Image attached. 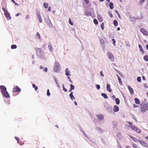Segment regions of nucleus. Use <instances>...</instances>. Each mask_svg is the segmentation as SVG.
I'll use <instances>...</instances> for the list:
<instances>
[{
  "label": "nucleus",
  "mask_w": 148,
  "mask_h": 148,
  "mask_svg": "<svg viewBox=\"0 0 148 148\" xmlns=\"http://www.w3.org/2000/svg\"><path fill=\"white\" fill-rule=\"evenodd\" d=\"M140 112L144 113L148 110V104L144 103L140 107Z\"/></svg>",
  "instance_id": "obj_2"
},
{
  "label": "nucleus",
  "mask_w": 148,
  "mask_h": 148,
  "mask_svg": "<svg viewBox=\"0 0 148 148\" xmlns=\"http://www.w3.org/2000/svg\"><path fill=\"white\" fill-rule=\"evenodd\" d=\"M138 133H140L141 132V130H140V129H139L137 127L136 128V130H135Z\"/></svg>",
  "instance_id": "obj_42"
},
{
  "label": "nucleus",
  "mask_w": 148,
  "mask_h": 148,
  "mask_svg": "<svg viewBox=\"0 0 148 148\" xmlns=\"http://www.w3.org/2000/svg\"><path fill=\"white\" fill-rule=\"evenodd\" d=\"M40 69L41 70H43V71L46 72H47V67L45 68L44 69V67L42 66H40Z\"/></svg>",
  "instance_id": "obj_22"
},
{
  "label": "nucleus",
  "mask_w": 148,
  "mask_h": 148,
  "mask_svg": "<svg viewBox=\"0 0 148 148\" xmlns=\"http://www.w3.org/2000/svg\"><path fill=\"white\" fill-rule=\"evenodd\" d=\"M135 103L137 104H139L140 103V102L139 100L136 98L134 99Z\"/></svg>",
  "instance_id": "obj_23"
},
{
  "label": "nucleus",
  "mask_w": 148,
  "mask_h": 148,
  "mask_svg": "<svg viewBox=\"0 0 148 148\" xmlns=\"http://www.w3.org/2000/svg\"><path fill=\"white\" fill-rule=\"evenodd\" d=\"M70 88L72 90H74V89L75 86L72 84H71L70 85Z\"/></svg>",
  "instance_id": "obj_45"
},
{
  "label": "nucleus",
  "mask_w": 148,
  "mask_h": 148,
  "mask_svg": "<svg viewBox=\"0 0 148 148\" xmlns=\"http://www.w3.org/2000/svg\"><path fill=\"white\" fill-rule=\"evenodd\" d=\"M53 79L55 81V82L56 84L58 86L59 88H60V86L59 85V83L58 82V79H57V78L56 77H53Z\"/></svg>",
  "instance_id": "obj_17"
},
{
  "label": "nucleus",
  "mask_w": 148,
  "mask_h": 148,
  "mask_svg": "<svg viewBox=\"0 0 148 148\" xmlns=\"http://www.w3.org/2000/svg\"><path fill=\"white\" fill-rule=\"evenodd\" d=\"M44 6L45 8H47L48 6V4L47 3H44Z\"/></svg>",
  "instance_id": "obj_37"
},
{
  "label": "nucleus",
  "mask_w": 148,
  "mask_h": 148,
  "mask_svg": "<svg viewBox=\"0 0 148 148\" xmlns=\"http://www.w3.org/2000/svg\"><path fill=\"white\" fill-rule=\"evenodd\" d=\"M0 88L3 95L5 97L8 98L10 97L9 95L6 90V88L4 86H0Z\"/></svg>",
  "instance_id": "obj_1"
},
{
  "label": "nucleus",
  "mask_w": 148,
  "mask_h": 148,
  "mask_svg": "<svg viewBox=\"0 0 148 148\" xmlns=\"http://www.w3.org/2000/svg\"><path fill=\"white\" fill-rule=\"evenodd\" d=\"M63 87V89L64 90L65 92H66L67 91V90L64 87Z\"/></svg>",
  "instance_id": "obj_57"
},
{
  "label": "nucleus",
  "mask_w": 148,
  "mask_h": 148,
  "mask_svg": "<svg viewBox=\"0 0 148 148\" xmlns=\"http://www.w3.org/2000/svg\"><path fill=\"white\" fill-rule=\"evenodd\" d=\"M65 74L67 75V76H69H69H70L71 75H70V71H69V69L68 68H66V69H65Z\"/></svg>",
  "instance_id": "obj_16"
},
{
  "label": "nucleus",
  "mask_w": 148,
  "mask_h": 148,
  "mask_svg": "<svg viewBox=\"0 0 148 148\" xmlns=\"http://www.w3.org/2000/svg\"><path fill=\"white\" fill-rule=\"evenodd\" d=\"M101 27L102 30H103L104 29V23H103L101 25Z\"/></svg>",
  "instance_id": "obj_39"
},
{
  "label": "nucleus",
  "mask_w": 148,
  "mask_h": 148,
  "mask_svg": "<svg viewBox=\"0 0 148 148\" xmlns=\"http://www.w3.org/2000/svg\"><path fill=\"white\" fill-rule=\"evenodd\" d=\"M125 148H131V147L130 146L127 145L126 146Z\"/></svg>",
  "instance_id": "obj_64"
},
{
  "label": "nucleus",
  "mask_w": 148,
  "mask_h": 148,
  "mask_svg": "<svg viewBox=\"0 0 148 148\" xmlns=\"http://www.w3.org/2000/svg\"><path fill=\"white\" fill-rule=\"evenodd\" d=\"M116 136H117V137L118 138L120 139V138H121V135L120 134H117Z\"/></svg>",
  "instance_id": "obj_44"
},
{
  "label": "nucleus",
  "mask_w": 148,
  "mask_h": 148,
  "mask_svg": "<svg viewBox=\"0 0 148 148\" xmlns=\"http://www.w3.org/2000/svg\"><path fill=\"white\" fill-rule=\"evenodd\" d=\"M144 60L146 61L147 62L148 61V56L147 55L145 56L144 57Z\"/></svg>",
  "instance_id": "obj_33"
},
{
  "label": "nucleus",
  "mask_w": 148,
  "mask_h": 148,
  "mask_svg": "<svg viewBox=\"0 0 148 148\" xmlns=\"http://www.w3.org/2000/svg\"><path fill=\"white\" fill-rule=\"evenodd\" d=\"M100 74L102 76V77H104V74H103V72H102V71H101L100 72Z\"/></svg>",
  "instance_id": "obj_53"
},
{
  "label": "nucleus",
  "mask_w": 148,
  "mask_h": 148,
  "mask_svg": "<svg viewBox=\"0 0 148 148\" xmlns=\"http://www.w3.org/2000/svg\"><path fill=\"white\" fill-rule=\"evenodd\" d=\"M115 101L117 105H119L120 103V100L118 98H116L115 99Z\"/></svg>",
  "instance_id": "obj_30"
},
{
  "label": "nucleus",
  "mask_w": 148,
  "mask_h": 148,
  "mask_svg": "<svg viewBox=\"0 0 148 148\" xmlns=\"http://www.w3.org/2000/svg\"><path fill=\"white\" fill-rule=\"evenodd\" d=\"M118 79V81H119V82L120 84L121 85H122L123 83H122V81L121 78L119 77V78Z\"/></svg>",
  "instance_id": "obj_40"
},
{
  "label": "nucleus",
  "mask_w": 148,
  "mask_h": 148,
  "mask_svg": "<svg viewBox=\"0 0 148 148\" xmlns=\"http://www.w3.org/2000/svg\"><path fill=\"white\" fill-rule=\"evenodd\" d=\"M138 46L140 51L141 52L142 54H144V52L141 46L140 45H138Z\"/></svg>",
  "instance_id": "obj_18"
},
{
  "label": "nucleus",
  "mask_w": 148,
  "mask_h": 148,
  "mask_svg": "<svg viewBox=\"0 0 148 148\" xmlns=\"http://www.w3.org/2000/svg\"><path fill=\"white\" fill-rule=\"evenodd\" d=\"M93 3V4L95 5V6H97V4L95 2V1H93V2H92Z\"/></svg>",
  "instance_id": "obj_61"
},
{
  "label": "nucleus",
  "mask_w": 148,
  "mask_h": 148,
  "mask_svg": "<svg viewBox=\"0 0 148 148\" xmlns=\"http://www.w3.org/2000/svg\"><path fill=\"white\" fill-rule=\"evenodd\" d=\"M107 55L109 59L112 61H114V56L112 53L110 52H108L107 53Z\"/></svg>",
  "instance_id": "obj_7"
},
{
  "label": "nucleus",
  "mask_w": 148,
  "mask_h": 148,
  "mask_svg": "<svg viewBox=\"0 0 148 148\" xmlns=\"http://www.w3.org/2000/svg\"><path fill=\"white\" fill-rule=\"evenodd\" d=\"M112 41L113 42V44L114 45H115L116 42V41L114 39H112Z\"/></svg>",
  "instance_id": "obj_52"
},
{
  "label": "nucleus",
  "mask_w": 148,
  "mask_h": 148,
  "mask_svg": "<svg viewBox=\"0 0 148 148\" xmlns=\"http://www.w3.org/2000/svg\"><path fill=\"white\" fill-rule=\"evenodd\" d=\"M130 127H131L132 129L133 130H135V131L136 130V129L137 128V127H136L135 126H134V125H133V126L131 125Z\"/></svg>",
  "instance_id": "obj_36"
},
{
  "label": "nucleus",
  "mask_w": 148,
  "mask_h": 148,
  "mask_svg": "<svg viewBox=\"0 0 148 148\" xmlns=\"http://www.w3.org/2000/svg\"><path fill=\"white\" fill-rule=\"evenodd\" d=\"M112 98L113 99V100H114V99H115V96L114 95H112L111 96Z\"/></svg>",
  "instance_id": "obj_55"
},
{
  "label": "nucleus",
  "mask_w": 148,
  "mask_h": 148,
  "mask_svg": "<svg viewBox=\"0 0 148 148\" xmlns=\"http://www.w3.org/2000/svg\"><path fill=\"white\" fill-rule=\"evenodd\" d=\"M11 0L12 1V2H13L14 3V4L15 5H18L17 3L15 2V1L14 0Z\"/></svg>",
  "instance_id": "obj_56"
},
{
  "label": "nucleus",
  "mask_w": 148,
  "mask_h": 148,
  "mask_svg": "<svg viewBox=\"0 0 148 148\" xmlns=\"http://www.w3.org/2000/svg\"><path fill=\"white\" fill-rule=\"evenodd\" d=\"M32 86H33V87L34 88L35 90H37L38 88L37 86H36L34 84H32Z\"/></svg>",
  "instance_id": "obj_38"
},
{
  "label": "nucleus",
  "mask_w": 148,
  "mask_h": 148,
  "mask_svg": "<svg viewBox=\"0 0 148 148\" xmlns=\"http://www.w3.org/2000/svg\"><path fill=\"white\" fill-rule=\"evenodd\" d=\"M132 118L134 119V120L135 121H137V119H136V117L134 116V115H133L132 116Z\"/></svg>",
  "instance_id": "obj_50"
},
{
  "label": "nucleus",
  "mask_w": 148,
  "mask_h": 148,
  "mask_svg": "<svg viewBox=\"0 0 148 148\" xmlns=\"http://www.w3.org/2000/svg\"><path fill=\"white\" fill-rule=\"evenodd\" d=\"M82 132L83 133V134H84V135L87 138H88V137L87 136V135L86 134V133L84 131H82Z\"/></svg>",
  "instance_id": "obj_54"
},
{
  "label": "nucleus",
  "mask_w": 148,
  "mask_h": 148,
  "mask_svg": "<svg viewBox=\"0 0 148 148\" xmlns=\"http://www.w3.org/2000/svg\"><path fill=\"white\" fill-rule=\"evenodd\" d=\"M51 7H49L48 9V10L49 11H51Z\"/></svg>",
  "instance_id": "obj_63"
},
{
  "label": "nucleus",
  "mask_w": 148,
  "mask_h": 148,
  "mask_svg": "<svg viewBox=\"0 0 148 148\" xmlns=\"http://www.w3.org/2000/svg\"><path fill=\"white\" fill-rule=\"evenodd\" d=\"M128 88L131 94H133L134 91L132 88L130 86H128Z\"/></svg>",
  "instance_id": "obj_21"
},
{
  "label": "nucleus",
  "mask_w": 148,
  "mask_h": 148,
  "mask_svg": "<svg viewBox=\"0 0 148 148\" xmlns=\"http://www.w3.org/2000/svg\"><path fill=\"white\" fill-rule=\"evenodd\" d=\"M60 65L59 63L56 62L54 67V70L55 72H57L60 70Z\"/></svg>",
  "instance_id": "obj_6"
},
{
  "label": "nucleus",
  "mask_w": 148,
  "mask_h": 148,
  "mask_svg": "<svg viewBox=\"0 0 148 148\" xmlns=\"http://www.w3.org/2000/svg\"><path fill=\"white\" fill-rule=\"evenodd\" d=\"M100 44L101 45L103 46L104 44V41L103 39L100 40Z\"/></svg>",
  "instance_id": "obj_32"
},
{
  "label": "nucleus",
  "mask_w": 148,
  "mask_h": 148,
  "mask_svg": "<svg viewBox=\"0 0 148 148\" xmlns=\"http://www.w3.org/2000/svg\"><path fill=\"white\" fill-rule=\"evenodd\" d=\"M139 142L140 143L141 145H143V146L146 147H148V145L145 142L140 140H139Z\"/></svg>",
  "instance_id": "obj_11"
},
{
  "label": "nucleus",
  "mask_w": 148,
  "mask_h": 148,
  "mask_svg": "<svg viewBox=\"0 0 148 148\" xmlns=\"http://www.w3.org/2000/svg\"><path fill=\"white\" fill-rule=\"evenodd\" d=\"M69 23L71 25H73V22L72 21L71 18H69Z\"/></svg>",
  "instance_id": "obj_35"
},
{
  "label": "nucleus",
  "mask_w": 148,
  "mask_h": 148,
  "mask_svg": "<svg viewBox=\"0 0 148 148\" xmlns=\"http://www.w3.org/2000/svg\"><path fill=\"white\" fill-rule=\"evenodd\" d=\"M36 38L37 39H40V35L39 33L38 32H37L36 34Z\"/></svg>",
  "instance_id": "obj_34"
},
{
  "label": "nucleus",
  "mask_w": 148,
  "mask_h": 148,
  "mask_svg": "<svg viewBox=\"0 0 148 148\" xmlns=\"http://www.w3.org/2000/svg\"><path fill=\"white\" fill-rule=\"evenodd\" d=\"M106 88L108 92H111L112 91V90L110 88V85L109 84H107Z\"/></svg>",
  "instance_id": "obj_13"
},
{
  "label": "nucleus",
  "mask_w": 148,
  "mask_h": 148,
  "mask_svg": "<svg viewBox=\"0 0 148 148\" xmlns=\"http://www.w3.org/2000/svg\"><path fill=\"white\" fill-rule=\"evenodd\" d=\"M47 95L48 96H50V93L49 92V90L48 89L47 90Z\"/></svg>",
  "instance_id": "obj_49"
},
{
  "label": "nucleus",
  "mask_w": 148,
  "mask_h": 148,
  "mask_svg": "<svg viewBox=\"0 0 148 148\" xmlns=\"http://www.w3.org/2000/svg\"><path fill=\"white\" fill-rule=\"evenodd\" d=\"M109 7L111 9H112L114 8L113 4L112 2H111L109 4Z\"/></svg>",
  "instance_id": "obj_28"
},
{
  "label": "nucleus",
  "mask_w": 148,
  "mask_h": 148,
  "mask_svg": "<svg viewBox=\"0 0 148 148\" xmlns=\"http://www.w3.org/2000/svg\"><path fill=\"white\" fill-rule=\"evenodd\" d=\"M114 24L115 26H117L118 25V22L117 21L115 20L114 21Z\"/></svg>",
  "instance_id": "obj_31"
},
{
  "label": "nucleus",
  "mask_w": 148,
  "mask_h": 148,
  "mask_svg": "<svg viewBox=\"0 0 148 148\" xmlns=\"http://www.w3.org/2000/svg\"><path fill=\"white\" fill-rule=\"evenodd\" d=\"M2 9L4 12V14L8 20H10L11 18L10 14L8 12V11L5 10L4 8H2Z\"/></svg>",
  "instance_id": "obj_5"
},
{
  "label": "nucleus",
  "mask_w": 148,
  "mask_h": 148,
  "mask_svg": "<svg viewBox=\"0 0 148 148\" xmlns=\"http://www.w3.org/2000/svg\"><path fill=\"white\" fill-rule=\"evenodd\" d=\"M108 13L109 14L111 18H112L113 17V15H112V14L111 13V12L109 11L108 12Z\"/></svg>",
  "instance_id": "obj_46"
},
{
  "label": "nucleus",
  "mask_w": 148,
  "mask_h": 148,
  "mask_svg": "<svg viewBox=\"0 0 148 148\" xmlns=\"http://www.w3.org/2000/svg\"><path fill=\"white\" fill-rule=\"evenodd\" d=\"M48 47L50 51L52 52L53 51L52 45L50 44H49L48 46Z\"/></svg>",
  "instance_id": "obj_26"
},
{
  "label": "nucleus",
  "mask_w": 148,
  "mask_h": 148,
  "mask_svg": "<svg viewBox=\"0 0 148 148\" xmlns=\"http://www.w3.org/2000/svg\"><path fill=\"white\" fill-rule=\"evenodd\" d=\"M97 131L99 133H101L103 132V130L99 127H97L96 128Z\"/></svg>",
  "instance_id": "obj_19"
},
{
  "label": "nucleus",
  "mask_w": 148,
  "mask_h": 148,
  "mask_svg": "<svg viewBox=\"0 0 148 148\" xmlns=\"http://www.w3.org/2000/svg\"><path fill=\"white\" fill-rule=\"evenodd\" d=\"M133 106H134V107L135 108H137L138 107V106L136 105L135 104H134Z\"/></svg>",
  "instance_id": "obj_58"
},
{
  "label": "nucleus",
  "mask_w": 148,
  "mask_h": 148,
  "mask_svg": "<svg viewBox=\"0 0 148 148\" xmlns=\"http://www.w3.org/2000/svg\"><path fill=\"white\" fill-rule=\"evenodd\" d=\"M137 80L139 82H140V81L141 80V79L140 77H138L137 78Z\"/></svg>",
  "instance_id": "obj_48"
},
{
  "label": "nucleus",
  "mask_w": 148,
  "mask_h": 148,
  "mask_svg": "<svg viewBox=\"0 0 148 148\" xmlns=\"http://www.w3.org/2000/svg\"><path fill=\"white\" fill-rule=\"evenodd\" d=\"M86 15L87 16H90L91 15V13L90 11H86Z\"/></svg>",
  "instance_id": "obj_27"
},
{
  "label": "nucleus",
  "mask_w": 148,
  "mask_h": 148,
  "mask_svg": "<svg viewBox=\"0 0 148 148\" xmlns=\"http://www.w3.org/2000/svg\"><path fill=\"white\" fill-rule=\"evenodd\" d=\"M140 31L145 36L148 35V32L145 29L143 28L141 29Z\"/></svg>",
  "instance_id": "obj_8"
},
{
  "label": "nucleus",
  "mask_w": 148,
  "mask_h": 148,
  "mask_svg": "<svg viewBox=\"0 0 148 148\" xmlns=\"http://www.w3.org/2000/svg\"><path fill=\"white\" fill-rule=\"evenodd\" d=\"M129 136L131 139H132L135 142H136L137 141L139 142V140H140L136 138H134L130 135H129Z\"/></svg>",
  "instance_id": "obj_12"
},
{
  "label": "nucleus",
  "mask_w": 148,
  "mask_h": 148,
  "mask_svg": "<svg viewBox=\"0 0 148 148\" xmlns=\"http://www.w3.org/2000/svg\"><path fill=\"white\" fill-rule=\"evenodd\" d=\"M96 86L98 90H99L100 89V87L99 85L98 84H96Z\"/></svg>",
  "instance_id": "obj_47"
},
{
  "label": "nucleus",
  "mask_w": 148,
  "mask_h": 148,
  "mask_svg": "<svg viewBox=\"0 0 148 148\" xmlns=\"http://www.w3.org/2000/svg\"><path fill=\"white\" fill-rule=\"evenodd\" d=\"M69 96L72 100H73L75 99V97L73 96V92H71L69 95Z\"/></svg>",
  "instance_id": "obj_20"
},
{
  "label": "nucleus",
  "mask_w": 148,
  "mask_h": 148,
  "mask_svg": "<svg viewBox=\"0 0 148 148\" xmlns=\"http://www.w3.org/2000/svg\"><path fill=\"white\" fill-rule=\"evenodd\" d=\"M36 16L37 17L40 23L42 22V19L41 18L40 14V12L38 11H37Z\"/></svg>",
  "instance_id": "obj_9"
},
{
  "label": "nucleus",
  "mask_w": 148,
  "mask_h": 148,
  "mask_svg": "<svg viewBox=\"0 0 148 148\" xmlns=\"http://www.w3.org/2000/svg\"><path fill=\"white\" fill-rule=\"evenodd\" d=\"M21 90L20 88L17 86L13 88V92H20Z\"/></svg>",
  "instance_id": "obj_10"
},
{
  "label": "nucleus",
  "mask_w": 148,
  "mask_h": 148,
  "mask_svg": "<svg viewBox=\"0 0 148 148\" xmlns=\"http://www.w3.org/2000/svg\"><path fill=\"white\" fill-rule=\"evenodd\" d=\"M36 52L37 55L42 58H44V52L40 48H38L36 49Z\"/></svg>",
  "instance_id": "obj_3"
},
{
  "label": "nucleus",
  "mask_w": 148,
  "mask_h": 148,
  "mask_svg": "<svg viewBox=\"0 0 148 148\" xmlns=\"http://www.w3.org/2000/svg\"><path fill=\"white\" fill-rule=\"evenodd\" d=\"M104 107L107 112L111 114L113 113L112 108L108 103H105Z\"/></svg>",
  "instance_id": "obj_4"
},
{
  "label": "nucleus",
  "mask_w": 148,
  "mask_h": 148,
  "mask_svg": "<svg viewBox=\"0 0 148 148\" xmlns=\"http://www.w3.org/2000/svg\"><path fill=\"white\" fill-rule=\"evenodd\" d=\"M143 86L145 88H148V86L146 84H145V83L144 84H143Z\"/></svg>",
  "instance_id": "obj_51"
},
{
  "label": "nucleus",
  "mask_w": 148,
  "mask_h": 148,
  "mask_svg": "<svg viewBox=\"0 0 148 148\" xmlns=\"http://www.w3.org/2000/svg\"><path fill=\"white\" fill-rule=\"evenodd\" d=\"M125 127L126 128L129 129L130 127V126H129V125H126Z\"/></svg>",
  "instance_id": "obj_60"
},
{
  "label": "nucleus",
  "mask_w": 148,
  "mask_h": 148,
  "mask_svg": "<svg viewBox=\"0 0 148 148\" xmlns=\"http://www.w3.org/2000/svg\"><path fill=\"white\" fill-rule=\"evenodd\" d=\"M29 17V15H27L26 17V19H28Z\"/></svg>",
  "instance_id": "obj_62"
},
{
  "label": "nucleus",
  "mask_w": 148,
  "mask_h": 148,
  "mask_svg": "<svg viewBox=\"0 0 148 148\" xmlns=\"http://www.w3.org/2000/svg\"><path fill=\"white\" fill-rule=\"evenodd\" d=\"M97 18L98 20L100 22H102L103 21V18L98 13L97 14Z\"/></svg>",
  "instance_id": "obj_15"
},
{
  "label": "nucleus",
  "mask_w": 148,
  "mask_h": 148,
  "mask_svg": "<svg viewBox=\"0 0 148 148\" xmlns=\"http://www.w3.org/2000/svg\"><path fill=\"white\" fill-rule=\"evenodd\" d=\"M119 107L116 106L115 105L114 106L113 108V111L115 112H116L119 111Z\"/></svg>",
  "instance_id": "obj_14"
},
{
  "label": "nucleus",
  "mask_w": 148,
  "mask_h": 148,
  "mask_svg": "<svg viewBox=\"0 0 148 148\" xmlns=\"http://www.w3.org/2000/svg\"><path fill=\"white\" fill-rule=\"evenodd\" d=\"M132 146L133 148H140L138 145L135 143L132 144Z\"/></svg>",
  "instance_id": "obj_24"
},
{
  "label": "nucleus",
  "mask_w": 148,
  "mask_h": 148,
  "mask_svg": "<svg viewBox=\"0 0 148 148\" xmlns=\"http://www.w3.org/2000/svg\"><path fill=\"white\" fill-rule=\"evenodd\" d=\"M17 47V46L15 45H12L11 46V48L12 49H15Z\"/></svg>",
  "instance_id": "obj_41"
},
{
  "label": "nucleus",
  "mask_w": 148,
  "mask_h": 148,
  "mask_svg": "<svg viewBox=\"0 0 148 148\" xmlns=\"http://www.w3.org/2000/svg\"><path fill=\"white\" fill-rule=\"evenodd\" d=\"M101 95L103 97V98L105 99H107L108 98V97L106 95V94L105 93H102L101 94Z\"/></svg>",
  "instance_id": "obj_29"
},
{
  "label": "nucleus",
  "mask_w": 148,
  "mask_h": 148,
  "mask_svg": "<svg viewBox=\"0 0 148 148\" xmlns=\"http://www.w3.org/2000/svg\"><path fill=\"white\" fill-rule=\"evenodd\" d=\"M97 117L99 120H102L103 118V116L102 115H98Z\"/></svg>",
  "instance_id": "obj_25"
},
{
  "label": "nucleus",
  "mask_w": 148,
  "mask_h": 148,
  "mask_svg": "<svg viewBox=\"0 0 148 148\" xmlns=\"http://www.w3.org/2000/svg\"><path fill=\"white\" fill-rule=\"evenodd\" d=\"M85 1L86 4H88L89 2V0H85Z\"/></svg>",
  "instance_id": "obj_59"
},
{
  "label": "nucleus",
  "mask_w": 148,
  "mask_h": 148,
  "mask_svg": "<svg viewBox=\"0 0 148 148\" xmlns=\"http://www.w3.org/2000/svg\"><path fill=\"white\" fill-rule=\"evenodd\" d=\"M94 22L95 24H97L98 22L97 21L96 19H94L93 21Z\"/></svg>",
  "instance_id": "obj_43"
}]
</instances>
